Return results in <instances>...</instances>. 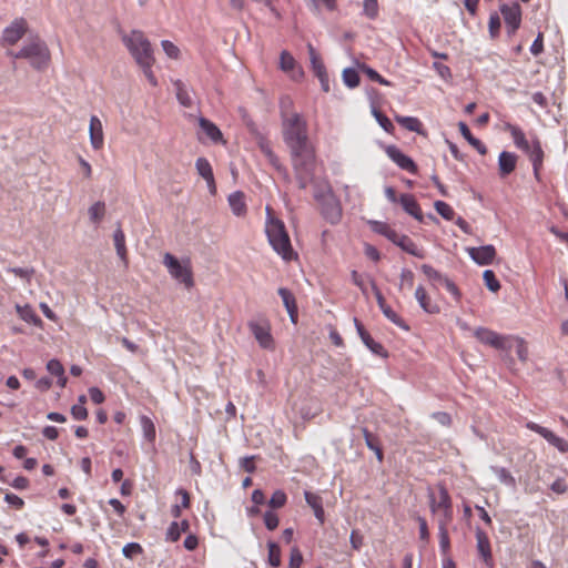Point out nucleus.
<instances>
[{
    "mask_svg": "<svg viewBox=\"0 0 568 568\" xmlns=\"http://www.w3.org/2000/svg\"><path fill=\"white\" fill-rule=\"evenodd\" d=\"M505 131H507L510 134L514 144L516 145L517 149L521 150L523 152L529 151V146L531 143H529V141L526 139L524 131L518 125L506 123Z\"/></svg>",
    "mask_w": 568,
    "mask_h": 568,
    "instance_id": "nucleus-23",
    "label": "nucleus"
},
{
    "mask_svg": "<svg viewBox=\"0 0 568 568\" xmlns=\"http://www.w3.org/2000/svg\"><path fill=\"white\" fill-rule=\"evenodd\" d=\"M29 24L24 18L14 19L2 32L1 45L11 47L17 44L28 32Z\"/></svg>",
    "mask_w": 568,
    "mask_h": 568,
    "instance_id": "nucleus-8",
    "label": "nucleus"
},
{
    "mask_svg": "<svg viewBox=\"0 0 568 568\" xmlns=\"http://www.w3.org/2000/svg\"><path fill=\"white\" fill-rule=\"evenodd\" d=\"M161 47H162L163 51L165 52V54L168 55V58L173 59V60L180 59L181 51H180L179 47L175 45L172 41L163 40L161 42Z\"/></svg>",
    "mask_w": 568,
    "mask_h": 568,
    "instance_id": "nucleus-47",
    "label": "nucleus"
},
{
    "mask_svg": "<svg viewBox=\"0 0 568 568\" xmlns=\"http://www.w3.org/2000/svg\"><path fill=\"white\" fill-rule=\"evenodd\" d=\"M434 206H435L436 212L442 217H444L447 221L453 220V217L455 215V212H454L453 207L448 203H446L444 201H436Z\"/></svg>",
    "mask_w": 568,
    "mask_h": 568,
    "instance_id": "nucleus-42",
    "label": "nucleus"
},
{
    "mask_svg": "<svg viewBox=\"0 0 568 568\" xmlns=\"http://www.w3.org/2000/svg\"><path fill=\"white\" fill-rule=\"evenodd\" d=\"M248 328L262 348L270 351L275 348V342L271 334V325L267 321H251Z\"/></svg>",
    "mask_w": 568,
    "mask_h": 568,
    "instance_id": "nucleus-9",
    "label": "nucleus"
},
{
    "mask_svg": "<svg viewBox=\"0 0 568 568\" xmlns=\"http://www.w3.org/2000/svg\"><path fill=\"white\" fill-rule=\"evenodd\" d=\"M176 495L181 496V504H176L171 507V515L174 518H180L182 509H187L191 506V497L190 494L182 488L176 490Z\"/></svg>",
    "mask_w": 568,
    "mask_h": 568,
    "instance_id": "nucleus-30",
    "label": "nucleus"
},
{
    "mask_svg": "<svg viewBox=\"0 0 568 568\" xmlns=\"http://www.w3.org/2000/svg\"><path fill=\"white\" fill-rule=\"evenodd\" d=\"M458 129H459L460 134L468 141V143L473 148H475L480 154H486V152H487L486 145L480 140H478L477 138H475L471 134V132L466 123L459 122Z\"/></svg>",
    "mask_w": 568,
    "mask_h": 568,
    "instance_id": "nucleus-26",
    "label": "nucleus"
},
{
    "mask_svg": "<svg viewBox=\"0 0 568 568\" xmlns=\"http://www.w3.org/2000/svg\"><path fill=\"white\" fill-rule=\"evenodd\" d=\"M175 91H176V99L179 102L185 106L190 108L192 105V99L185 88V84L181 80H176L173 83Z\"/></svg>",
    "mask_w": 568,
    "mask_h": 568,
    "instance_id": "nucleus-35",
    "label": "nucleus"
},
{
    "mask_svg": "<svg viewBox=\"0 0 568 568\" xmlns=\"http://www.w3.org/2000/svg\"><path fill=\"white\" fill-rule=\"evenodd\" d=\"M141 428L143 432V436L150 443H153L156 437L155 425L152 419L148 416H141L140 418Z\"/></svg>",
    "mask_w": 568,
    "mask_h": 568,
    "instance_id": "nucleus-34",
    "label": "nucleus"
},
{
    "mask_svg": "<svg viewBox=\"0 0 568 568\" xmlns=\"http://www.w3.org/2000/svg\"><path fill=\"white\" fill-rule=\"evenodd\" d=\"M48 372L53 376L63 375L64 367L58 359H50L47 364Z\"/></svg>",
    "mask_w": 568,
    "mask_h": 568,
    "instance_id": "nucleus-59",
    "label": "nucleus"
},
{
    "mask_svg": "<svg viewBox=\"0 0 568 568\" xmlns=\"http://www.w3.org/2000/svg\"><path fill=\"white\" fill-rule=\"evenodd\" d=\"M311 3L314 12H320L322 8L328 11H334L337 8L336 0H311Z\"/></svg>",
    "mask_w": 568,
    "mask_h": 568,
    "instance_id": "nucleus-50",
    "label": "nucleus"
},
{
    "mask_svg": "<svg viewBox=\"0 0 568 568\" xmlns=\"http://www.w3.org/2000/svg\"><path fill=\"white\" fill-rule=\"evenodd\" d=\"M362 70L368 77L369 80L377 82L382 85H386V87L392 85V83L388 80H386L384 77H382L376 70H374L367 65H363Z\"/></svg>",
    "mask_w": 568,
    "mask_h": 568,
    "instance_id": "nucleus-49",
    "label": "nucleus"
},
{
    "mask_svg": "<svg viewBox=\"0 0 568 568\" xmlns=\"http://www.w3.org/2000/svg\"><path fill=\"white\" fill-rule=\"evenodd\" d=\"M476 540L479 556L488 567H493L494 560L491 555L490 540L487 534L478 528L476 530Z\"/></svg>",
    "mask_w": 568,
    "mask_h": 568,
    "instance_id": "nucleus-17",
    "label": "nucleus"
},
{
    "mask_svg": "<svg viewBox=\"0 0 568 568\" xmlns=\"http://www.w3.org/2000/svg\"><path fill=\"white\" fill-rule=\"evenodd\" d=\"M544 51V34L541 32L538 33L537 38L532 42L530 47V52L534 55H539Z\"/></svg>",
    "mask_w": 568,
    "mask_h": 568,
    "instance_id": "nucleus-64",
    "label": "nucleus"
},
{
    "mask_svg": "<svg viewBox=\"0 0 568 568\" xmlns=\"http://www.w3.org/2000/svg\"><path fill=\"white\" fill-rule=\"evenodd\" d=\"M511 342H510V349L515 348L516 354L521 362H526L528 359V345L527 342L519 336L509 335Z\"/></svg>",
    "mask_w": 568,
    "mask_h": 568,
    "instance_id": "nucleus-29",
    "label": "nucleus"
},
{
    "mask_svg": "<svg viewBox=\"0 0 568 568\" xmlns=\"http://www.w3.org/2000/svg\"><path fill=\"white\" fill-rule=\"evenodd\" d=\"M310 60L312 64V69L315 75L322 74L326 72L325 65L320 57V54L316 52L315 48L310 43L307 45Z\"/></svg>",
    "mask_w": 568,
    "mask_h": 568,
    "instance_id": "nucleus-32",
    "label": "nucleus"
},
{
    "mask_svg": "<svg viewBox=\"0 0 568 568\" xmlns=\"http://www.w3.org/2000/svg\"><path fill=\"white\" fill-rule=\"evenodd\" d=\"M396 121L412 132H420L422 122L414 116H396Z\"/></svg>",
    "mask_w": 568,
    "mask_h": 568,
    "instance_id": "nucleus-37",
    "label": "nucleus"
},
{
    "mask_svg": "<svg viewBox=\"0 0 568 568\" xmlns=\"http://www.w3.org/2000/svg\"><path fill=\"white\" fill-rule=\"evenodd\" d=\"M363 343L376 355L386 357L387 352L381 343H377L373 339V337L368 334L365 335Z\"/></svg>",
    "mask_w": 568,
    "mask_h": 568,
    "instance_id": "nucleus-45",
    "label": "nucleus"
},
{
    "mask_svg": "<svg viewBox=\"0 0 568 568\" xmlns=\"http://www.w3.org/2000/svg\"><path fill=\"white\" fill-rule=\"evenodd\" d=\"M382 312L396 326L405 331L409 329V326L405 323V321L395 311H393L390 306L386 307Z\"/></svg>",
    "mask_w": 568,
    "mask_h": 568,
    "instance_id": "nucleus-44",
    "label": "nucleus"
},
{
    "mask_svg": "<svg viewBox=\"0 0 568 568\" xmlns=\"http://www.w3.org/2000/svg\"><path fill=\"white\" fill-rule=\"evenodd\" d=\"M307 505L314 510L323 505L322 497L312 491H305L304 494Z\"/></svg>",
    "mask_w": 568,
    "mask_h": 568,
    "instance_id": "nucleus-58",
    "label": "nucleus"
},
{
    "mask_svg": "<svg viewBox=\"0 0 568 568\" xmlns=\"http://www.w3.org/2000/svg\"><path fill=\"white\" fill-rule=\"evenodd\" d=\"M343 81L348 88H356L359 84V75L355 69L347 68L343 71Z\"/></svg>",
    "mask_w": 568,
    "mask_h": 568,
    "instance_id": "nucleus-43",
    "label": "nucleus"
},
{
    "mask_svg": "<svg viewBox=\"0 0 568 568\" xmlns=\"http://www.w3.org/2000/svg\"><path fill=\"white\" fill-rule=\"evenodd\" d=\"M526 428H528L531 432L537 433L542 438H545L551 446L556 447L560 453L566 454L568 453V442L557 436L554 432L550 429L538 425L535 422H527L525 424Z\"/></svg>",
    "mask_w": 568,
    "mask_h": 568,
    "instance_id": "nucleus-10",
    "label": "nucleus"
},
{
    "mask_svg": "<svg viewBox=\"0 0 568 568\" xmlns=\"http://www.w3.org/2000/svg\"><path fill=\"white\" fill-rule=\"evenodd\" d=\"M466 251L471 260L478 265H489L496 257V248L494 245L467 247Z\"/></svg>",
    "mask_w": 568,
    "mask_h": 568,
    "instance_id": "nucleus-14",
    "label": "nucleus"
},
{
    "mask_svg": "<svg viewBox=\"0 0 568 568\" xmlns=\"http://www.w3.org/2000/svg\"><path fill=\"white\" fill-rule=\"evenodd\" d=\"M500 12L504 18L507 31L509 34H514L521 23V8L517 2L510 4H503Z\"/></svg>",
    "mask_w": 568,
    "mask_h": 568,
    "instance_id": "nucleus-11",
    "label": "nucleus"
},
{
    "mask_svg": "<svg viewBox=\"0 0 568 568\" xmlns=\"http://www.w3.org/2000/svg\"><path fill=\"white\" fill-rule=\"evenodd\" d=\"M475 337L487 346L500 351H510V337L509 335H501L495 331L486 327H478L474 331Z\"/></svg>",
    "mask_w": 568,
    "mask_h": 568,
    "instance_id": "nucleus-7",
    "label": "nucleus"
},
{
    "mask_svg": "<svg viewBox=\"0 0 568 568\" xmlns=\"http://www.w3.org/2000/svg\"><path fill=\"white\" fill-rule=\"evenodd\" d=\"M280 523L278 516L274 511H266L264 514V524L268 530H274L277 528Z\"/></svg>",
    "mask_w": 568,
    "mask_h": 568,
    "instance_id": "nucleus-57",
    "label": "nucleus"
},
{
    "mask_svg": "<svg viewBox=\"0 0 568 568\" xmlns=\"http://www.w3.org/2000/svg\"><path fill=\"white\" fill-rule=\"evenodd\" d=\"M142 552L143 548L138 542H129L122 549L123 556L129 559H132L133 557L141 555Z\"/></svg>",
    "mask_w": 568,
    "mask_h": 568,
    "instance_id": "nucleus-52",
    "label": "nucleus"
},
{
    "mask_svg": "<svg viewBox=\"0 0 568 568\" xmlns=\"http://www.w3.org/2000/svg\"><path fill=\"white\" fill-rule=\"evenodd\" d=\"M448 526L449 525H438L439 547L444 555H446L450 548Z\"/></svg>",
    "mask_w": 568,
    "mask_h": 568,
    "instance_id": "nucleus-39",
    "label": "nucleus"
},
{
    "mask_svg": "<svg viewBox=\"0 0 568 568\" xmlns=\"http://www.w3.org/2000/svg\"><path fill=\"white\" fill-rule=\"evenodd\" d=\"M16 310H17V313L19 314V316L28 323L37 324V323L41 322L30 305H24V306L17 305Z\"/></svg>",
    "mask_w": 568,
    "mask_h": 568,
    "instance_id": "nucleus-36",
    "label": "nucleus"
},
{
    "mask_svg": "<svg viewBox=\"0 0 568 568\" xmlns=\"http://www.w3.org/2000/svg\"><path fill=\"white\" fill-rule=\"evenodd\" d=\"M8 271L18 277L27 280L28 282L31 281L33 273H34L33 268H22V267H11Z\"/></svg>",
    "mask_w": 568,
    "mask_h": 568,
    "instance_id": "nucleus-62",
    "label": "nucleus"
},
{
    "mask_svg": "<svg viewBox=\"0 0 568 568\" xmlns=\"http://www.w3.org/2000/svg\"><path fill=\"white\" fill-rule=\"evenodd\" d=\"M8 55L13 59H27L37 70L45 69L51 59L48 45L39 36L29 38L19 51H8Z\"/></svg>",
    "mask_w": 568,
    "mask_h": 568,
    "instance_id": "nucleus-3",
    "label": "nucleus"
},
{
    "mask_svg": "<svg viewBox=\"0 0 568 568\" xmlns=\"http://www.w3.org/2000/svg\"><path fill=\"white\" fill-rule=\"evenodd\" d=\"M303 562V556L302 552L297 547L292 548L291 555H290V564L288 568H300Z\"/></svg>",
    "mask_w": 568,
    "mask_h": 568,
    "instance_id": "nucleus-56",
    "label": "nucleus"
},
{
    "mask_svg": "<svg viewBox=\"0 0 568 568\" xmlns=\"http://www.w3.org/2000/svg\"><path fill=\"white\" fill-rule=\"evenodd\" d=\"M374 115L377 120V122L379 123V125L386 131V132H392V130L394 129V125L393 123L390 122V120L385 115L383 114L382 112L379 111H374Z\"/></svg>",
    "mask_w": 568,
    "mask_h": 568,
    "instance_id": "nucleus-63",
    "label": "nucleus"
},
{
    "mask_svg": "<svg viewBox=\"0 0 568 568\" xmlns=\"http://www.w3.org/2000/svg\"><path fill=\"white\" fill-rule=\"evenodd\" d=\"M71 415L75 420H84L88 418V409L81 404H74L71 407Z\"/></svg>",
    "mask_w": 568,
    "mask_h": 568,
    "instance_id": "nucleus-60",
    "label": "nucleus"
},
{
    "mask_svg": "<svg viewBox=\"0 0 568 568\" xmlns=\"http://www.w3.org/2000/svg\"><path fill=\"white\" fill-rule=\"evenodd\" d=\"M517 164V155L511 152L503 151L498 158L499 174L507 176L515 171Z\"/></svg>",
    "mask_w": 568,
    "mask_h": 568,
    "instance_id": "nucleus-24",
    "label": "nucleus"
},
{
    "mask_svg": "<svg viewBox=\"0 0 568 568\" xmlns=\"http://www.w3.org/2000/svg\"><path fill=\"white\" fill-rule=\"evenodd\" d=\"M278 295L281 296L284 306L286 307L290 317L293 323H296L297 320V305L294 295L290 290L281 287L278 290Z\"/></svg>",
    "mask_w": 568,
    "mask_h": 568,
    "instance_id": "nucleus-25",
    "label": "nucleus"
},
{
    "mask_svg": "<svg viewBox=\"0 0 568 568\" xmlns=\"http://www.w3.org/2000/svg\"><path fill=\"white\" fill-rule=\"evenodd\" d=\"M422 272L427 277V280L434 285L443 284L447 276L443 275L440 272L435 270L433 266L428 264H423L420 266Z\"/></svg>",
    "mask_w": 568,
    "mask_h": 568,
    "instance_id": "nucleus-31",
    "label": "nucleus"
},
{
    "mask_svg": "<svg viewBox=\"0 0 568 568\" xmlns=\"http://www.w3.org/2000/svg\"><path fill=\"white\" fill-rule=\"evenodd\" d=\"M199 125L201 131L213 142L225 144L226 141L223 139L221 130L210 120L205 118L199 119Z\"/></svg>",
    "mask_w": 568,
    "mask_h": 568,
    "instance_id": "nucleus-21",
    "label": "nucleus"
},
{
    "mask_svg": "<svg viewBox=\"0 0 568 568\" xmlns=\"http://www.w3.org/2000/svg\"><path fill=\"white\" fill-rule=\"evenodd\" d=\"M282 135L290 150L291 162L301 189L313 180L316 152L308 138V124L303 114L294 111L291 99L281 100Z\"/></svg>",
    "mask_w": 568,
    "mask_h": 568,
    "instance_id": "nucleus-1",
    "label": "nucleus"
},
{
    "mask_svg": "<svg viewBox=\"0 0 568 568\" xmlns=\"http://www.w3.org/2000/svg\"><path fill=\"white\" fill-rule=\"evenodd\" d=\"M123 42L139 67L154 64L155 58L151 42L142 31H131L123 38Z\"/></svg>",
    "mask_w": 568,
    "mask_h": 568,
    "instance_id": "nucleus-4",
    "label": "nucleus"
},
{
    "mask_svg": "<svg viewBox=\"0 0 568 568\" xmlns=\"http://www.w3.org/2000/svg\"><path fill=\"white\" fill-rule=\"evenodd\" d=\"M286 501V494L283 490L278 489L273 493L271 499L268 500V506L273 509L282 508L285 506Z\"/></svg>",
    "mask_w": 568,
    "mask_h": 568,
    "instance_id": "nucleus-46",
    "label": "nucleus"
},
{
    "mask_svg": "<svg viewBox=\"0 0 568 568\" xmlns=\"http://www.w3.org/2000/svg\"><path fill=\"white\" fill-rule=\"evenodd\" d=\"M321 210L324 219L331 224H337L342 219L343 211L341 203L333 194L323 197Z\"/></svg>",
    "mask_w": 568,
    "mask_h": 568,
    "instance_id": "nucleus-12",
    "label": "nucleus"
},
{
    "mask_svg": "<svg viewBox=\"0 0 568 568\" xmlns=\"http://www.w3.org/2000/svg\"><path fill=\"white\" fill-rule=\"evenodd\" d=\"M256 144L268 163L277 171L284 170L278 156L274 153L270 140L263 134H256Z\"/></svg>",
    "mask_w": 568,
    "mask_h": 568,
    "instance_id": "nucleus-15",
    "label": "nucleus"
},
{
    "mask_svg": "<svg viewBox=\"0 0 568 568\" xmlns=\"http://www.w3.org/2000/svg\"><path fill=\"white\" fill-rule=\"evenodd\" d=\"M114 246L120 258L126 264V247H125V235L121 229H118L113 236Z\"/></svg>",
    "mask_w": 568,
    "mask_h": 568,
    "instance_id": "nucleus-33",
    "label": "nucleus"
},
{
    "mask_svg": "<svg viewBox=\"0 0 568 568\" xmlns=\"http://www.w3.org/2000/svg\"><path fill=\"white\" fill-rule=\"evenodd\" d=\"M182 531L178 521H172L166 530L165 540L176 542L181 538Z\"/></svg>",
    "mask_w": 568,
    "mask_h": 568,
    "instance_id": "nucleus-53",
    "label": "nucleus"
},
{
    "mask_svg": "<svg viewBox=\"0 0 568 568\" xmlns=\"http://www.w3.org/2000/svg\"><path fill=\"white\" fill-rule=\"evenodd\" d=\"M265 213V234L271 247L285 262L297 260L298 255L292 246L291 237L286 230L285 223L276 216L272 206L266 205Z\"/></svg>",
    "mask_w": 568,
    "mask_h": 568,
    "instance_id": "nucleus-2",
    "label": "nucleus"
},
{
    "mask_svg": "<svg viewBox=\"0 0 568 568\" xmlns=\"http://www.w3.org/2000/svg\"><path fill=\"white\" fill-rule=\"evenodd\" d=\"M362 433H363V436H364V439H365V443H366V446L373 450V449H376L377 446H381L379 445V440L377 438V436H375L374 434H372L367 428H362Z\"/></svg>",
    "mask_w": 568,
    "mask_h": 568,
    "instance_id": "nucleus-55",
    "label": "nucleus"
},
{
    "mask_svg": "<svg viewBox=\"0 0 568 568\" xmlns=\"http://www.w3.org/2000/svg\"><path fill=\"white\" fill-rule=\"evenodd\" d=\"M399 204L407 214L412 215L417 221L423 222V212L420 205L418 204L417 200L413 194H400Z\"/></svg>",
    "mask_w": 568,
    "mask_h": 568,
    "instance_id": "nucleus-20",
    "label": "nucleus"
},
{
    "mask_svg": "<svg viewBox=\"0 0 568 568\" xmlns=\"http://www.w3.org/2000/svg\"><path fill=\"white\" fill-rule=\"evenodd\" d=\"M268 548V564L272 567H280L281 566V549L280 546L273 541H270L267 544Z\"/></svg>",
    "mask_w": 568,
    "mask_h": 568,
    "instance_id": "nucleus-40",
    "label": "nucleus"
},
{
    "mask_svg": "<svg viewBox=\"0 0 568 568\" xmlns=\"http://www.w3.org/2000/svg\"><path fill=\"white\" fill-rule=\"evenodd\" d=\"M89 134L91 146L99 151L104 145V133L101 120L97 115H91L89 124Z\"/></svg>",
    "mask_w": 568,
    "mask_h": 568,
    "instance_id": "nucleus-16",
    "label": "nucleus"
},
{
    "mask_svg": "<svg viewBox=\"0 0 568 568\" xmlns=\"http://www.w3.org/2000/svg\"><path fill=\"white\" fill-rule=\"evenodd\" d=\"M398 246L410 255L419 258L425 257V251L418 247V245L407 235H402Z\"/></svg>",
    "mask_w": 568,
    "mask_h": 568,
    "instance_id": "nucleus-28",
    "label": "nucleus"
},
{
    "mask_svg": "<svg viewBox=\"0 0 568 568\" xmlns=\"http://www.w3.org/2000/svg\"><path fill=\"white\" fill-rule=\"evenodd\" d=\"M429 509L437 517L438 525H449L454 518L453 501L447 488L438 485V494L429 490Z\"/></svg>",
    "mask_w": 568,
    "mask_h": 568,
    "instance_id": "nucleus-5",
    "label": "nucleus"
},
{
    "mask_svg": "<svg viewBox=\"0 0 568 568\" xmlns=\"http://www.w3.org/2000/svg\"><path fill=\"white\" fill-rule=\"evenodd\" d=\"M414 280H415L414 273L408 268H404L400 273V284H399L400 290H404V288L412 290L414 286Z\"/></svg>",
    "mask_w": 568,
    "mask_h": 568,
    "instance_id": "nucleus-54",
    "label": "nucleus"
},
{
    "mask_svg": "<svg viewBox=\"0 0 568 568\" xmlns=\"http://www.w3.org/2000/svg\"><path fill=\"white\" fill-rule=\"evenodd\" d=\"M163 264L168 268L170 275L182 283L187 290L194 286L193 272L189 260L180 262L171 253H165Z\"/></svg>",
    "mask_w": 568,
    "mask_h": 568,
    "instance_id": "nucleus-6",
    "label": "nucleus"
},
{
    "mask_svg": "<svg viewBox=\"0 0 568 568\" xmlns=\"http://www.w3.org/2000/svg\"><path fill=\"white\" fill-rule=\"evenodd\" d=\"M105 214L104 202L98 201L92 204L89 209V216L93 223H100Z\"/></svg>",
    "mask_w": 568,
    "mask_h": 568,
    "instance_id": "nucleus-38",
    "label": "nucleus"
},
{
    "mask_svg": "<svg viewBox=\"0 0 568 568\" xmlns=\"http://www.w3.org/2000/svg\"><path fill=\"white\" fill-rule=\"evenodd\" d=\"M483 280L489 291L496 293L500 290V283L491 270L484 271Z\"/></svg>",
    "mask_w": 568,
    "mask_h": 568,
    "instance_id": "nucleus-41",
    "label": "nucleus"
},
{
    "mask_svg": "<svg viewBox=\"0 0 568 568\" xmlns=\"http://www.w3.org/2000/svg\"><path fill=\"white\" fill-rule=\"evenodd\" d=\"M525 153L528 155V158L532 164L534 174H535L536 179L539 180V172L542 168L544 155H545L539 140L538 139L532 140V142L529 146V151H525Z\"/></svg>",
    "mask_w": 568,
    "mask_h": 568,
    "instance_id": "nucleus-18",
    "label": "nucleus"
},
{
    "mask_svg": "<svg viewBox=\"0 0 568 568\" xmlns=\"http://www.w3.org/2000/svg\"><path fill=\"white\" fill-rule=\"evenodd\" d=\"M197 173L206 181L211 194L216 193L213 169L207 159L199 158L195 162Z\"/></svg>",
    "mask_w": 568,
    "mask_h": 568,
    "instance_id": "nucleus-19",
    "label": "nucleus"
},
{
    "mask_svg": "<svg viewBox=\"0 0 568 568\" xmlns=\"http://www.w3.org/2000/svg\"><path fill=\"white\" fill-rule=\"evenodd\" d=\"M363 11L367 18L375 19L378 16V1L377 0H364Z\"/></svg>",
    "mask_w": 568,
    "mask_h": 568,
    "instance_id": "nucleus-51",
    "label": "nucleus"
},
{
    "mask_svg": "<svg viewBox=\"0 0 568 568\" xmlns=\"http://www.w3.org/2000/svg\"><path fill=\"white\" fill-rule=\"evenodd\" d=\"M387 156L396 163L402 170H405L412 174L417 173V165L412 158L404 154L397 146L389 145L386 148Z\"/></svg>",
    "mask_w": 568,
    "mask_h": 568,
    "instance_id": "nucleus-13",
    "label": "nucleus"
},
{
    "mask_svg": "<svg viewBox=\"0 0 568 568\" xmlns=\"http://www.w3.org/2000/svg\"><path fill=\"white\" fill-rule=\"evenodd\" d=\"M489 32L493 38L497 37L500 29V18L497 13L490 14L489 17Z\"/></svg>",
    "mask_w": 568,
    "mask_h": 568,
    "instance_id": "nucleus-61",
    "label": "nucleus"
},
{
    "mask_svg": "<svg viewBox=\"0 0 568 568\" xmlns=\"http://www.w3.org/2000/svg\"><path fill=\"white\" fill-rule=\"evenodd\" d=\"M415 298L417 300L419 306L428 314H438L440 312V307L438 304L434 303L429 295L427 294L424 286L419 285L415 291Z\"/></svg>",
    "mask_w": 568,
    "mask_h": 568,
    "instance_id": "nucleus-22",
    "label": "nucleus"
},
{
    "mask_svg": "<svg viewBox=\"0 0 568 568\" xmlns=\"http://www.w3.org/2000/svg\"><path fill=\"white\" fill-rule=\"evenodd\" d=\"M229 203L232 212L236 216H243L246 213V203L242 192H234L229 196Z\"/></svg>",
    "mask_w": 568,
    "mask_h": 568,
    "instance_id": "nucleus-27",
    "label": "nucleus"
},
{
    "mask_svg": "<svg viewBox=\"0 0 568 568\" xmlns=\"http://www.w3.org/2000/svg\"><path fill=\"white\" fill-rule=\"evenodd\" d=\"M296 65V61L294 57L287 52L283 51L280 57V67L283 71L288 72L292 71Z\"/></svg>",
    "mask_w": 568,
    "mask_h": 568,
    "instance_id": "nucleus-48",
    "label": "nucleus"
}]
</instances>
